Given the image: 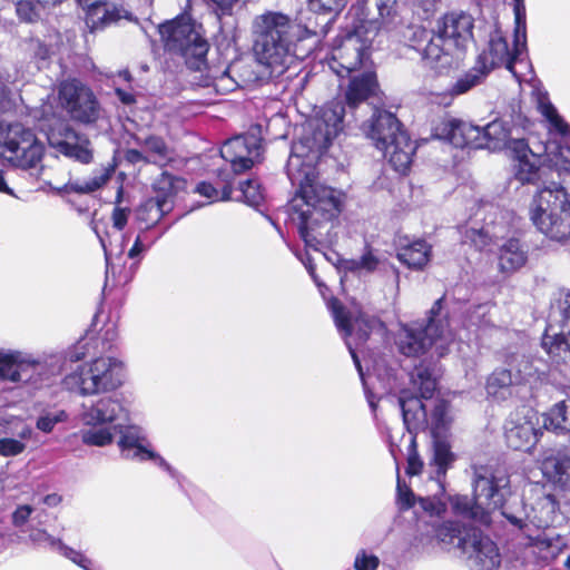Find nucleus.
I'll use <instances>...</instances> for the list:
<instances>
[{
	"instance_id": "e433bc0d",
	"label": "nucleus",
	"mask_w": 570,
	"mask_h": 570,
	"mask_svg": "<svg viewBox=\"0 0 570 570\" xmlns=\"http://www.w3.org/2000/svg\"><path fill=\"white\" fill-rule=\"evenodd\" d=\"M431 246L422 239L414 240L400 248L397 258L410 268L421 269L430 261Z\"/></svg>"
},
{
	"instance_id": "6ab92c4d",
	"label": "nucleus",
	"mask_w": 570,
	"mask_h": 570,
	"mask_svg": "<svg viewBox=\"0 0 570 570\" xmlns=\"http://www.w3.org/2000/svg\"><path fill=\"white\" fill-rule=\"evenodd\" d=\"M483 216V224L480 228L472 226L466 232V237L478 248H483L492 240L503 238L518 225V217L514 213L501 209L492 204L483 205L476 216Z\"/></svg>"
},
{
	"instance_id": "e2e57ef3",
	"label": "nucleus",
	"mask_w": 570,
	"mask_h": 570,
	"mask_svg": "<svg viewBox=\"0 0 570 570\" xmlns=\"http://www.w3.org/2000/svg\"><path fill=\"white\" fill-rule=\"evenodd\" d=\"M217 87L225 90H233L235 88V82L232 81L227 75H224L218 79Z\"/></svg>"
},
{
	"instance_id": "5fc2aeb1",
	"label": "nucleus",
	"mask_w": 570,
	"mask_h": 570,
	"mask_svg": "<svg viewBox=\"0 0 570 570\" xmlns=\"http://www.w3.org/2000/svg\"><path fill=\"white\" fill-rule=\"evenodd\" d=\"M129 210L121 207H115L111 215L112 227L121 232L128 222Z\"/></svg>"
},
{
	"instance_id": "4be33fe9",
	"label": "nucleus",
	"mask_w": 570,
	"mask_h": 570,
	"mask_svg": "<svg viewBox=\"0 0 570 570\" xmlns=\"http://www.w3.org/2000/svg\"><path fill=\"white\" fill-rule=\"evenodd\" d=\"M47 139L52 149L70 159L85 165L94 160V148L90 139L67 124L61 122L50 128Z\"/></svg>"
},
{
	"instance_id": "f704fd0d",
	"label": "nucleus",
	"mask_w": 570,
	"mask_h": 570,
	"mask_svg": "<svg viewBox=\"0 0 570 570\" xmlns=\"http://www.w3.org/2000/svg\"><path fill=\"white\" fill-rule=\"evenodd\" d=\"M377 86L376 76L373 71H364L351 79L346 90V102L350 108H355L372 96Z\"/></svg>"
},
{
	"instance_id": "393cba45",
	"label": "nucleus",
	"mask_w": 570,
	"mask_h": 570,
	"mask_svg": "<svg viewBox=\"0 0 570 570\" xmlns=\"http://www.w3.org/2000/svg\"><path fill=\"white\" fill-rule=\"evenodd\" d=\"M77 2L86 12L85 22L91 32L104 29L122 19L137 21L134 14L125 7L110 4L106 0H77Z\"/></svg>"
},
{
	"instance_id": "7ed1b4c3",
	"label": "nucleus",
	"mask_w": 570,
	"mask_h": 570,
	"mask_svg": "<svg viewBox=\"0 0 570 570\" xmlns=\"http://www.w3.org/2000/svg\"><path fill=\"white\" fill-rule=\"evenodd\" d=\"M347 0H308L306 11L294 21L279 11H266L252 24L253 51L257 61L281 75L294 58L304 59L328 32L334 17Z\"/></svg>"
},
{
	"instance_id": "3c124183",
	"label": "nucleus",
	"mask_w": 570,
	"mask_h": 570,
	"mask_svg": "<svg viewBox=\"0 0 570 570\" xmlns=\"http://www.w3.org/2000/svg\"><path fill=\"white\" fill-rule=\"evenodd\" d=\"M26 444L12 438L0 439V454L3 456H14L22 453Z\"/></svg>"
},
{
	"instance_id": "58836bf2",
	"label": "nucleus",
	"mask_w": 570,
	"mask_h": 570,
	"mask_svg": "<svg viewBox=\"0 0 570 570\" xmlns=\"http://www.w3.org/2000/svg\"><path fill=\"white\" fill-rule=\"evenodd\" d=\"M488 75L475 63L470 70L459 77L448 89L446 96L451 99L464 95L480 85Z\"/></svg>"
},
{
	"instance_id": "a19ab883",
	"label": "nucleus",
	"mask_w": 570,
	"mask_h": 570,
	"mask_svg": "<svg viewBox=\"0 0 570 570\" xmlns=\"http://www.w3.org/2000/svg\"><path fill=\"white\" fill-rule=\"evenodd\" d=\"M62 0H21L16 3V12L20 20L35 22L40 18L45 7L56 6Z\"/></svg>"
},
{
	"instance_id": "b1692460",
	"label": "nucleus",
	"mask_w": 570,
	"mask_h": 570,
	"mask_svg": "<svg viewBox=\"0 0 570 570\" xmlns=\"http://www.w3.org/2000/svg\"><path fill=\"white\" fill-rule=\"evenodd\" d=\"M262 154L261 139L255 135H239L226 140L222 148V157L230 164L235 174L250 169L259 160Z\"/></svg>"
},
{
	"instance_id": "9d476101",
	"label": "nucleus",
	"mask_w": 570,
	"mask_h": 570,
	"mask_svg": "<svg viewBox=\"0 0 570 570\" xmlns=\"http://www.w3.org/2000/svg\"><path fill=\"white\" fill-rule=\"evenodd\" d=\"M96 400L83 402L79 420L83 425L80 431L81 441L91 446L111 444L120 419L128 416V410L118 394H100Z\"/></svg>"
},
{
	"instance_id": "9b49d317",
	"label": "nucleus",
	"mask_w": 570,
	"mask_h": 570,
	"mask_svg": "<svg viewBox=\"0 0 570 570\" xmlns=\"http://www.w3.org/2000/svg\"><path fill=\"white\" fill-rule=\"evenodd\" d=\"M444 297L438 298L429 311L428 323L406 325L399 333L396 344L405 356H420L432 346L439 356H443L454 341L448 314L443 313Z\"/></svg>"
},
{
	"instance_id": "49530a36",
	"label": "nucleus",
	"mask_w": 570,
	"mask_h": 570,
	"mask_svg": "<svg viewBox=\"0 0 570 570\" xmlns=\"http://www.w3.org/2000/svg\"><path fill=\"white\" fill-rule=\"evenodd\" d=\"M68 414L65 410L45 411L37 419L36 426L43 433H50L58 423L66 422Z\"/></svg>"
},
{
	"instance_id": "0e129e2a",
	"label": "nucleus",
	"mask_w": 570,
	"mask_h": 570,
	"mask_svg": "<svg viewBox=\"0 0 570 570\" xmlns=\"http://www.w3.org/2000/svg\"><path fill=\"white\" fill-rule=\"evenodd\" d=\"M100 242H101V245H102V247L105 249L106 264H107L106 273H107V276H108L109 273H114V265L110 263V256H111V254L114 252V248L108 249L102 238H100Z\"/></svg>"
},
{
	"instance_id": "a878e982",
	"label": "nucleus",
	"mask_w": 570,
	"mask_h": 570,
	"mask_svg": "<svg viewBox=\"0 0 570 570\" xmlns=\"http://www.w3.org/2000/svg\"><path fill=\"white\" fill-rule=\"evenodd\" d=\"M538 423L539 419L532 411H528L523 416H511L504 426L508 446L517 451H529L542 434L537 428Z\"/></svg>"
},
{
	"instance_id": "f8f14e48",
	"label": "nucleus",
	"mask_w": 570,
	"mask_h": 570,
	"mask_svg": "<svg viewBox=\"0 0 570 570\" xmlns=\"http://www.w3.org/2000/svg\"><path fill=\"white\" fill-rule=\"evenodd\" d=\"M125 365L114 356H98L78 365L66 375L62 384L80 396H98L112 393L124 384Z\"/></svg>"
},
{
	"instance_id": "6e6552de",
	"label": "nucleus",
	"mask_w": 570,
	"mask_h": 570,
	"mask_svg": "<svg viewBox=\"0 0 570 570\" xmlns=\"http://www.w3.org/2000/svg\"><path fill=\"white\" fill-rule=\"evenodd\" d=\"M67 362L62 354L36 357L18 350H0V380L39 390L60 375Z\"/></svg>"
},
{
	"instance_id": "69168bd1",
	"label": "nucleus",
	"mask_w": 570,
	"mask_h": 570,
	"mask_svg": "<svg viewBox=\"0 0 570 570\" xmlns=\"http://www.w3.org/2000/svg\"><path fill=\"white\" fill-rule=\"evenodd\" d=\"M35 55L39 60L43 61L49 57V49L47 46H45L40 42H37V50L35 52Z\"/></svg>"
},
{
	"instance_id": "c9c22d12",
	"label": "nucleus",
	"mask_w": 570,
	"mask_h": 570,
	"mask_svg": "<svg viewBox=\"0 0 570 570\" xmlns=\"http://www.w3.org/2000/svg\"><path fill=\"white\" fill-rule=\"evenodd\" d=\"M137 144L146 153V163L165 166L174 159V153L166 141L155 135L137 138Z\"/></svg>"
},
{
	"instance_id": "423d86ee",
	"label": "nucleus",
	"mask_w": 570,
	"mask_h": 570,
	"mask_svg": "<svg viewBox=\"0 0 570 570\" xmlns=\"http://www.w3.org/2000/svg\"><path fill=\"white\" fill-rule=\"evenodd\" d=\"M416 540L424 552H429L436 544L460 550L469 559L471 570H497L501 563L499 549L489 537L483 535L479 529L458 521L431 525Z\"/></svg>"
},
{
	"instance_id": "79ce46f5",
	"label": "nucleus",
	"mask_w": 570,
	"mask_h": 570,
	"mask_svg": "<svg viewBox=\"0 0 570 570\" xmlns=\"http://www.w3.org/2000/svg\"><path fill=\"white\" fill-rule=\"evenodd\" d=\"M337 268L344 272L357 273L361 271L373 272L377 268L379 259L371 253H364L358 259H337Z\"/></svg>"
},
{
	"instance_id": "4d7b16f0",
	"label": "nucleus",
	"mask_w": 570,
	"mask_h": 570,
	"mask_svg": "<svg viewBox=\"0 0 570 570\" xmlns=\"http://www.w3.org/2000/svg\"><path fill=\"white\" fill-rule=\"evenodd\" d=\"M33 512V509L30 505H19L13 514L12 522L16 527L23 525L30 518Z\"/></svg>"
},
{
	"instance_id": "f3484780",
	"label": "nucleus",
	"mask_w": 570,
	"mask_h": 570,
	"mask_svg": "<svg viewBox=\"0 0 570 570\" xmlns=\"http://www.w3.org/2000/svg\"><path fill=\"white\" fill-rule=\"evenodd\" d=\"M327 307L332 312L337 330L345 340L346 347L348 348V352L363 382L367 402L374 411L377 401L375 400L374 394L368 392L366 389L363 368L355 350L358 345L367 341L377 321L375 318L365 317L364 315L352 318L351 314L345 311L337 298H331L327 302Z\"/></svg>"
},
{
	"instance_id": "4c0bfd02",
	"label": "nucleus",
	"mask_w": 570,
	"mask_h": 570,
	"mask_svg": "<svg viewBox=\"0 0 570 570\" xmlns=\"http://www.w3.org/2000/svg\"><path fill=\"white\" fill-rule=\"evenodd\" d=\"M543 428L557 433L570 432V413L566 401L558 402L543 415Z\"/></svg>"
},
{
	"instance_id": "ea45409f",
	"label": "nucleus",
	"mask_w": 570,
	"mask_h": 570,
	"mask_svg": "<svg viewBox=\"0 0 570 570\" xmlns=\"http://www.w3.org/2000/svg\"><path fill=\"white\" fill-rule=\"evenodd\" d=\"M550 328L546 331L542 338V347L548 355L559 361H566L567 354L570 353V332L564 334H549Z\"/></svg>"
},
{
	"instance_id": "1a4fd4ad",
	"label": "nucleus",
	"mask_w": 570,
	"mask_h": 570,
	"mask_svg": "<svg viewBox=\"0 0 570 570\" xmlns=\"http://www.w3.org/2000/svg\"><path fill=\"white\" fill-rule=\"evenodd\" d=\"M530 219L549 239L570 240V194L556 183L542 187L532 199Z\"/></svg>"
},
{
	"instance_id": "0eeeda50",
	"label": "nucleus",
	"mask_w": 570,
	"mask_h": 570,
	"mask_svg": "<svg viewBox=\"0 0 570 570\" xmlns=\"http://www.w3.org/2000/svg\"><path fill=\"white\" fill-rule=\"evenodd\" d=\"M474 19L464 11L446 13L436 26V31H421L424 45L414 48L428 67L442 72L456 65L469 45L473 42Z\"/></svg>"
},
{
	"instance_id": "4468645a",
	"label": "nucleus",
	"mask_w": 570,
	"mask_h": 570,
	"mask_svg": "<svg viewBox=\"0 0 570 570\" xmlns=\"http://www.w3.org/2000/svg\"><path fill=\"white\" fill-rule=\"evenodd\" d=\"M0 149L13 166L40 178L45 147L30 128L21 122L0 121Z\"/></svg>"
},
{
	"instance_id": "a18cd8bd",
	"label": "nucleus",
	"mask_w": 570,
	"mask_h": 570,
	"mask_svg": "<svg viewBox=\"0 0 570 570\" xmlns=\"http://www.w3.org/2000/svg\"><path fill=\"white\" fill-rule=\"evenodd\" d=\"M196 193L209 199L210 203L218 200H228L232 198L233 188L229 183H226L222 189H218L213 184L202 181L196 186Z\"/></svg>"
},
{
	"instance_id": "39448f33",
	"label": "nucleus",
	"mask_w": 570,
	"mask_h": 570,
	"mask_svg": "<svg viewBox=\"0 0 570 570\" xmlns=\"http://www.w3.org/2000/svg\"><path fill=\"white\" fill-rule=\"evenodd\" d=\"M439 138L448 140L456 148L495 151L507 149L514 160L515 178L522 184L534 183L538 178L540 158L525 139L512 138V128L508 121L493 120L481 128L461 120H448L442 124Z\"/></svg>"
},
{
	"instance_id": "5701e85b",
	"label": "nucleus",
	"mask_w": 570,
	"mask_h": 570,
	"mask_svg": "<svg viewBox=\"0 0 570 570\" xmlns=\"http://www.w3.org/2000/svg\"><path fill=\"white\" fill-rule=\"evenodd\" d=\"M527 48L517 52L515 38L513 37V48L510 49L507 39L499 29H494L490 35L489 45L476 58L475 63L489 75L491 70L499 67H505L515 75V62H522V56Z\"/></svg>"
},
{
	"instance_id": "f03ea898",
	"label": "nucleus",
	"mask_w": 570,
	"mask_h": 570,
	"mask_svg": "<svg viewBox=\"0 0 570 570\" xmlns=\"http://www.w3.org/2000/svg\"><path fill=\"white\" fill-rule=\"evenodd\" d=\"M474 499L456 495L452 499V508L456 515L490 523V511L501 509V514L518 529L527 540L523 549L525 566L544 567L552 562L567 547V539L560 534L547 533L554 519L557 502L551 495L544 497L528 512L519 497L510 495V478L503 472H494L488 466H475L473 478Z\"/></svg>"
},
{
	"instance_id": "8fccbe9b",
	"label": "nucleus",
	"mask_w": 570,
	"mask_h": 570,
	"mask_svg": "<svg viewBox=\"0 0 570 570\" xmlns=\"http://www.w3.org/2000/svg\"><path fill=\"white\" fill-rule=\"evenodd\" d=\"M379 564V558L366 550L358 551L354 560L355 570H376Z\"/></svg>"
},
{
	"instance_id": "20e7f679",
	"label": "nucleus",
	"mask_w": 570,
	"mask_h": 570,
	"mask_svg": "<svg viewBox=\"0 0 570 570\" xmlns=\"http://www.w3.org/2000/svg\"><path fill=\"white\" fill-rule=\"evenodd\" d=\"M411 383L413 389L420 392V396L410 395L403 391L399 399L403 422L410 433L406 473L415 475L421 472L423 462L416 451V434L429 429L432 436L429 461V466L432 470L431 478L442 484L448 470L452 468L456 459L449 441L450 404L444 400H439L434 405L431 419H428L426 409L421 399L429 400L436 391L438 373L435 366L424 364L415 366L411 374Z\"/></svg>"
},
{
	"instance_id": "f257e3e1",
	"label": "nucleus",
	"mask_w": 570,
	"mask_h": 570,
	"mask_svg": "<svg viewBox=\"0 0 570 570\" xmlns=\"http://www.w3.org/2000/svg\"><path fill=\"white\" fill-rule=\"evenodd\" d=\"M345 105L332 101L303 126V134L292 146L286 173L296 187L288 204L289 223L305 245L314 250L332 243L333 220L342 210L343 194L317 180L314 163L343 130Z\"/></svg>"
},
{
	"instance_id": "603ef678",
	"label": "nucleus",
	"mask_w": 570,
	"mask_h": 570,
	"mask_svg": "<svg viewBox=\"0 0 570 570\" xmlns=\"http://www.w3.org/2000/svg\"><path fill=\"white\" fill-rule=\"evenodd\" d=\"M397 504L401 510H407L414 504V494L405 484H402L397 478Z\"/></svg>"
},
{
	"instance_id": "c85d7f7f",
	"label": "nucleus",
	"mask_w": 570,
	"mask_h": 570,
	"mask_svg": "<svg viewBox=\"0 0 570 570\" xmlns=\"http://www.w3.org/2000/svg\"><path fill=\"white\" fill-rule=\"evenodd\" d=\"M28 541L37 548L58 551L65 558L69 559L83 570H92L90 568L92 563L91 560L88 559L82 552L68 547L59 538L52 537L43 529L31 528L29 531Z\"/></svg>"
},
{
	"instance_id": "864d4df0",
	"label": "nucleus",
	"mask_w": 570,
	"mask_h": 570,
	"mask_svg": "<svg viewBox=\"0 0 570 570\" xmlns=\"http://www.w3.org/2000/svg\"><path fill=\"white\" fill-rule=\"evenodd\" d=\"M148 460L154 461L159 468L165 470L173 479H175L177 481V483L179 484V487H183V484H181L183 478H181L180 473L176 469H174L163 456H160L159 454L154 452L153 449H151V455L148 456Z\"/></svg>"
},
{
	"instance_id": "2f4dec72",
	"label": "nucleus",
	"mask_w": 570,
	"mask_h": 570,
	"mask_svg": "<svg viewBox=\"0 0 570 570\" xmlns=\"http://www.w3.org/2000/svg\"><path fill=\"white\" fill-rule=\"evenodd\" d=\"M173 209V200L164 196H155L146 199L136 209V219L140 229L148 230L156 226L160 219Z\"/></svg>"
},
{
	"instance_id": "09e8293b",
	"label": "nucleus",
	"mask_w": 570,
	"mask_h": 570,
	"mask_svg": "<svg viewBox=\"0 0 570 570\" xmlns=\"http://www.w3.org/2000/svg\"><path fill=\"white\" fill-rule=\"evenodd\" d=\"M147 230L140 229V233L137 235L134 245L128 252V257L131 259H136L140 256L141 253L147 250V248L155 243L164 233L159 234L153 239H148L145 235Z\"/></svg>"
},
{
	"instance_id": "338daca9",
	"label": "nucleus",
	"mask_w": 570,
	"mask_h": 570,
	"mask_svg": "<svg viewBox=\"0 0 570 570\" xmlns=\"http://www.w3.org/2000/svg\"><path fill=\"white\" fill-rule=\"evenodd\" d=\"M42 501L48 507H56L60 503L61 497L56 493H52V494L46 495Z\"/></svg>"
},
{
	"instance_id": "412c9836",
	"label": "nucleus",
	"mask_w": 570,
	"mask_h": 570,
	"mask_svg": "<svg viewBox=\"0 0 570 570\" xmlns=\"http://www.w3.org/2000/svg\"><path fill=\"white\" fill-rule=\"evenodd\" d=\"M503 363L511 368L517 384L529 391H533L542 384L550 370L549 363L544 358L528 354L520 348L508 350L504 353Z\"/></svg>"
},
{
	"instance_id": "680f3d73",
	"label": "nucleus",
	"mask_w": 570,
	"mask_h": 570,
	"mask_svg": "<svg viewBox=\"0 0 570 570\" xmlns=\"http://www.w3.org/2000/svg\"><path fill=\"white\" fill-rule=\"evenodd\" d=\"M208 3L216 6L218 10L222 11L223 14L227 13L233 6L237 2V0H206Z\"/></svg>"
},
{
	"instance_id": "7c9ffc66",
	"label": "nucleus",
	"mask_w": 570,
	"mask_h": 570,
	"mask_svg": "<svg viewBox=\"0 0 570 570\" xmlns=\"http://www.w3.org/2000/svg\"><path fill=\"white\" fill-rule=\"evenodd\" d=\"M529 248L519 238L505 239L499 247V268L503 273H513L528 262Z\"/></svg>"
},
{
	"instance_id": "37998d69",
	"label": "nucleus",
	"mask_w": 570,
	"mask_h": 570,
	"mask_svg": "<svg viewBox=\"0 0 570 570\" xmlns=\"http://www.w3.org/2000/svg\"><path fill=\"white\" fill-rule=\"evenodd\" d=\"M239 196L237 200H243L250 206H258L263 198V190L257 179H247L246 181L239 183L238 187Z\"/></svg>"
},
{
	"instance_id": "bb28decb",
	"label": "nucleus",
	"mask_w": 570,
	"mask_h": 570,
	"mask_svg": "<svg viewBox=\"0 0 570 570\" xmlns=\"http://www.w3.org/2000/svg\"><path fill=\"white\" fill-rule=\"evenodd\" d=\"M119 435L118 448L124 459L137 462L148 461L151 455V444L146 431L136 424H120L116 429Z\"/></svg>"
},
{
	"instance_id": "aec40b11",
	"label": "nucleus",
	"mask_w": 570,
	"mask_h": 570,
	"mask_svg": "<svg viewBox=\"0 0 570 570\" xmlns=\"http://www.w3.org/2000/svg\"><path fill=\"white\" fill-rule=\"evenodd\" d=\"M348 16L365 32L389 29L397 18V0H356Z\"/></svg>"
},
{
	"instance_id": "774afa93",
	"label": "nucleus",
	"mask_w": 570,
	"mask_h": 570,
	"mask_svg": "<svg viewBox=\"0 0 570 570\" xmlns=\"http://www.w3.org/2000/svg\"><path fill=\"white\" fill-rule=\"evenodd\" d=\"M51 110V106H48L47 104L42 105V110L38 111L35 110V114L32 115L36 119H46L49 120V111Z\"/></svg>"
},
{
	"instance_id": "ddd939ff",
	"label": "nucleus",
	"mask_w": 570,
	"mask_h": 570,
	"mask_svg": "<svg viewBox=\"0 0 570 570\" xmlns=\"http://www.w3.org/2000/svg\"><path fill=\"white\" fill-rule=\"evenodd\" d=\"M364 131L396 171L409 169L415 146L395 115L376 109Z\"/></svg>"
},
{
	"instance_id": "13d9d810",
	"label": "nucleus",
	"mask_w": 570,
	"mask_h": 570,
	"mask_svg": "<svg viewBox=\"0 0 570 570\" xmlns=\"http://www.w3.org/2000/svg\"><path fill=\"white\" fill-rule=\"evenodd\" d=\"M117 337V333L112 328H108L105 331L104 338H102V347L101 352L107 353L110 352L114 347V341Z\"/></svg>"
},
{
	"instance_id": "72a5a7b5",
	"label": "nucleus",
	"mask_w": 570,
	"mask_h": 570,
	"mask_svg": "<svg viewBox=\"0 0 570 570\" xmlns=\"http://www.w3.org/2000/svg\"><path fill=\"white\" fill-rule=\"evenodd\" d=\"M515 376L509 366L498 368L487 380L485 390L489 396L495 400H507L513 395L514 387L519 386Z\"/></svg>"
},
{
	"instance_id": "2eb2a0df",
	"label": "nucleus",
	"mask_w": 570,
	"mask_h": 570,
	"mask_svg": "<svg viewBox=\"0 0 570 570\" xmlns=\"http://www.w3.org/2000/svg\"><path fill=\"white\" fill-rule=\"evenodd\" d=\"M159 33L167 50L180 55L193 70H200L209 49L204 29L187 14L159 26Z\"/></svg>"
},
{
	"instance_id": "cd10ccee",
	"label": "nucleus",
	"mask_w": 570,
	"mask_h": 570,
	"mask_svg": "<svg viewBox=\"0 0 570 570\" xmlns=\"http://www.w3.org/2000/svg\"><path fill=\"white\" fill-rule=\"evenodd\" d=\"M538 462L547 481L560 489H570V454L567 450L547 449Z\"/></svg>"
},
{
	"instance_id": "de8ad7c7",
	"label": "nucleus",
	"mask_w": 570,
	"mask_h": 570,
	"mask_svg": "<svg viewBox=\"0 0 570 570\" xmlns=\"http://www.w3.org/2000/svg\"><path fill=\"white\" fill-rule=\"evenodd\" d=\"M174 183H175V177L173 175L164 171L154 184V188L157 193L156 196H164L167 199L173 200Z\"/></svg>"
},
{
	"instance_id": "052dcab7",
	"label": "nucleus",
	"mask_w": 570,
	"mask_h": 570,
	"mask_svg": "<svg viewBox=\"0 0 570 570\" xmlns=\"http://www.w3.org/2000/svg\"><path fill=\"white\" fill-rule=\"evenodd\" d=\"M126 158L130 163H139L145 161L146 163V153L141 149H128L126 153Z\"/></svg>"
},
{
	"instance_id": "bf43d9fd",
	"label": "nucleus",
	"mask_w": 570,
	"mask_h": 570,
	"mask_svg": "<svg viewBox=\"0 0 570 570\" xmlns=\"http://www.w3.org/2000/svg\"><path fill=\"white\" fill-rule=\"evenodd\" d=\"M115 92H116V96L118 97V99L124 105H132L136 102L135 95L131 91H128V90H125L121 88H116Z\"/></svg>"
},
{
	"instance_id": "473e14b6",
	"label": "nucleus",
	"mask_w": 570,
	"mask_h": 570,
	"mask_svg": "<svg viewBox=\"0 0 570 570\" xmlns=\"http://www.w3.org/2000/svg\"><path fill=\"white\" fill-rule=\"evenodd\" d=\"M537 102L539 111L550 125V130L560 136L561 147H564L570 153L569 125L560 117L554 106L550 102L547 92H539Z\"/></svg>"
},
{
	"instance_id": "6e6d98bb",
	"label": "nucleus",
	"mask_w": 570,
	"mask_h": 570,
	"mask_svg": "<svg viewBox=\"0 0 570 570\" xmlns=\"http://www.w3.org/2000/svg\"><path fill=\"white\" fill-rule=\"evenodd\" d=\"M420 507L425 512H429L430 515H439V514H441V512L444 511V504L441 503L439 500L431 499V498H421Z\"/></svg>"
},
{
	"instance_id": "a211bd4d",
	"label": "nucleus",
	"mask_w": 570,
	"mask_h": 570,
	"mask_svg": "<svg viewBox=\"0 0 570 570\" xmlns=\"http://www.w3.org/2000/svg\"><path fill=\"white\" fill-rule=\"evenodd\" d=\"M59 101L69 116L82 124H92L100 117V105L94 92L76 79L59 86Z\"/></svg>"
},
{
	"instance_id": "c03bdc74",
	"label": "nucleus",
	"mask_w": 570,
	"mask_h": 570,
	"mask_svg": "<svg viewBox=\"0 0 570 570\" xmlns=\"http://www.w3.org/2000/svg\"><path fill=\"white\" fill-rule=\"evenodd\" d=\"M514 38L517 52L527 48V23H525V8L521 0H515L514 4Z\"/></svg>"
},
{
	"instance_id": "c756f323",
	"label": "nucleus",
	"mask_w": 570,
	"mask_h": 570,
	"mask_svg": "<svg viewBox=\"0 0 570 570\" xmlns=\"http://www.w3.org/2000/svg\"><path fill=\"white\" fill-rule=\"evenodd\" d=\"M115 171L114 165L102 166L96 169L92 176L85 180L69 181L61 187H53L49 181L43 183L38 187L39 190L46 191L47 188L57 191L58 194L77 193V194H89L94 193L104 187L111 178Z\"/></svg>"
},
{
	"instance_id": "dca6fc26",
	"label": "nucleus",
	"mask_w": 570,
	"mask_h": 570,
	"mask_svg": "<svg viewBox=\"0 0 570 570\" xmlns=\"http://www.w3.org/2000/svg\"><path fill=\"white\" fill-rule=\"evenodd\" d=\"M370 32L352 22L351 29L338 35L328 59L331 70L341 78L350 77L368 59Z\"/></svg>"
}]
</instances>
